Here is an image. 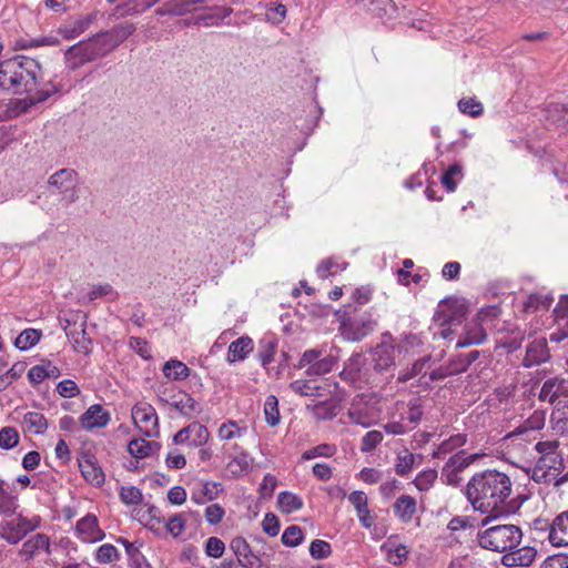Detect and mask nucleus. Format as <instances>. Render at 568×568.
<instances>
[{
  "mask_svg": "<svg viewBox=\"0 0 568 568\" xmlns=\"http://www.w3.org/2000/svg\"><path fill=\"white\" fill-rule=\"evenodd\" d=\"M349 503L355 507L357 517L365 528H371L374 524V516L368 509V499L364 491L354 490L348 496Z\"/></svg>",
  "mask_w": 568,
  "mask_h": 568,
  "instance_id": "nucleus-24",
  "label": "nucleus"
},
{
  "mask_svg": "<svg viewBox=\"0 0 568 568\" xmlns=\"http://www.w3.org/2000/svg\"><path fill=\"white\" fill-rule=\"evenodd\" d=\"M479 351H471L468 354H459L450 358L449 363L453 366V372L457 374L464 373L468 367L478 359Z\"/></svg>",
  "mask_w": 568,
  "mask_h": 568,
  "instance_id": "nucleus-42",
  "label": "nucleus"
},
{
  "mask_svg": "<svg viewBox=\"0 0 568 568\" xmlns=\"http://www.w3.org/2000/svg\"><path fill=\"white\" fill-rule=\"evenodd\" d=\"M40 526V518H27L21 514H12L2 517L0 520V538L10 545H17L26 536L34 531Z\"/></svg>",
  "mask_w": 568,
  "mask_h": 568,
  "instance_id": "nucleus-4",
  "label": "nucleus"
},
{
  "mask_svg": "<svg viewBox=\"0 0 568 568\" xmlns=\"http://www.w3.org/2000/svg\"><path fill=\"white\" fill-rule=\"evenodd\" d=\"M44 551L48 555L51 554L50 538L44 534H36L27 539L18 551V555L24 562H29L36 556Z\"/></svg>",
  "mask_w": 568,
  "mask_h": 568,
  "instance_id": "nucleus-14",
  "label": "nucleus"
},
{
  "mask_svg": "<svg viewBox=\"0 0 568 568\" xmlns=\"http://www.w3.org/2000/svg\"><path fill=\"white\" fill-rule=\"evenodd\" d=\"M416 510V500L409 495L400 496L394 504V513L403 523L412 521Z\"/></svg>",
  "mask_w": 568,
  "mask_h": 568,
  "instance_id": "nucleus-30",
  "label": "nucleus"
},
{
  "mask_svg": "<svg viewBox=\"0 0 568 568\" xmlns=\"http://www.w3.org/2000/svg\"><path fill=\"white\" fill-rule=\"evenodd\" d=\"M64 55L72 70L80 68L87 62H91L101 58L98 53L97 44L92 37L85 41H80L77 44L70 47L65 51Z\"/></svg>",
  "mask_w": 568,
  "mask_h": 568,
  "instance_id": "nucleus-9",
  "label": "nucleus"
},
{
  "mask_svg": "<svg viewBox=\"0 0 568 568\" xmlns=\"http://www.w3.org/2000/svg\"><path fill=\"white\" fill-rule=\"evenodd\" d=\"M246 428L237 427L235 422L224 423L219 428V437L222 440H231L235 437H241Z\"/></svg>",
  "mask_w": 568,
  "mask_h": 568,
  "instance_id": "nucleus-56",
  "label": "nucleus"
},
{
  "mask_svg": "<svg viewBox=\"0 0 568 568\" xmlns=\"http://www.w3.org/2000/svg\"><path fill=\"white\" fill-rule=\"evenodd\" d=\"M332 552L331 545L321 539H315L311 542L310 554L314 559H324Z\"/></svg>",
  "mask_w": 568,
  "mask_h": 568,
  "instance_id": "nucleus-58",
  "label": "nucleus"
},
{
  "mask_svg": "<svg viewBox=\"0 0 568 568\" xmlns=\"http://www.w3.org/2000/svg\"><path fill=\"white\" fill-rule=\"evenodd\" d=\"M383 440V434L379 430H371L362 438V452H372Z\"/></svg>",
  "mask_w": 568,
  "mask_h": 568,
  "instance_id": "nucleus-61",
  "label": "nucleus"
},
{
  "mask_svg": "<svg viewBox=\"0 0 568 568\" xmlns=\"http://www.w3.org/2000/svg\"><path fill=\"white\" fill-rule=\"evenodd\" d=\"M467 443V435L465 434H456L450 436L448 439L444 440L438 448L434 452L435 458H440L442 456L449 454L456 448L464 446Z\"/></svg>",
  "mask_w": 568,
  "mask_h": 568,
  "instance_id": "nucleus-40",
  "label": "nucleus"
},
{
  "mask_svg": "<svg viewBox=\"0 0 568 568\" xmlns=\"http://www.w3.org/2000/svg\"><path fill=\"white\" fill-rule=\"evenodd\" d=\"M43 72L40 63L24 55H17L0 62V88L13 94L34 91Z\"/></svg>",
  "mask_w": 568,
  "mask_h": 568,
  "instance_id": "nucleus-2",
  "label": "nucleus"
},
{
  "mask_svg": "<svg viewBox=\"0 0 568 568\" xmlns=\"http://www.w3.org/2000/svg\"><path fill=\"white\" fill-rule=\"evenodd\" d=\"M251 466L252 458L247 453H241L229 463L227 468L233 475H240L244 471H248Z\"/></svg>",
  "mask_w": 568,
  "mask_h": 568,
  "instance_id": "nucleus-48",
  "label": "nucleus"
},
{
  "mask_svg": "<svg viewBox=\"0 0 568 568\" xmlns=\"http://www.w3.org/2000/svg\"><path fill=\"white\" fill-rule=\"evenodd\" d=\"M552 428L561 434L568 433V398H562L552 409L550 416Z\"/></svg>",
  "mask_w": 568,
  "mask_h": 568,
  "instance_id": "nucleus-35",
  "label": "nucleus"
},
{
  "mask_svg": "<svg viewBox=\"0 0 568 568\" xmlns=\"http://www.w3.org/2000/svg\"><path fill=\"white\" fill-rule=\"evenodd\" d=\"M79 467L84 479L94 486H101L104 483L102 468L91 456H83L79 459Z\"/></svg>",
  "mask_w": 568,
  "mask_h": 568,
  "instance_id": "nucleus-26",
  "label": "nucleus"
},
{
  "mask_svg": "<svg viewBox=\"0 0 568 568\" xmlns=\"http://www.w3.org/2000/svg\"><path fill=\"white\" fill-rule=\"evenodd\" d=\"M547 118L551 119L554 123L560 121L568 123V105L565 104H550L547 110Z\"/></svg>",
  "mask_w": 568,
  "mask_h": 568,
  "instance_id": "nucleus-59",
  "label": "nucleus"
},
{
  "mask_svg": "<svg viewBox=\"0 0 568 568\" xmlns=\"http://www.w3.org/2000/svg\"><path fill=\"white\" fill-rule=\"evenodd\" d=\"M230 548L236 556L235 561L244 568H253L260 562L258 557L252 552L248 542L243 537L233 538Z\"/></svg>",
  "mask_w": 568,
  "mask_h": 568,
  "instance_id": "nucleus-19",
  "label": "nucleus"
},
{
  "mask_svg": "<svg viewBox=\"0 0 568 568\" xmlns=\"http://www.w3.org/2000/svg\"><path fill=\"white\" fill-rule=\"evenodd\" d=\"M537 556V550L534 547L515 548L501 558V564L506 567H528Z\"/></svg>",
  "mask_w": 568,
  "mask_h": 568,
  "instance_id": "nucleus-18",
  "label": "nucleus"
},
{
  "mask_svg": "<svg viewBox=\"0 0 568 568\" xmlns=\"http://www.w3.org/2000/svg\"><path fill=\"white\" fill-rule=\"evenodd\" d=\"M403 351H407L406 344L394 345L383 342L382 344L377 345L373 352L375 368L379 371L388 369L395 364L396 356L399 355Z\"/></svg>",
  "mask_w": 568,
  "mask_h": 568,
  "instance_id": "nucleus-13",
  "label": "nucleus"
},
{
  "mask_svg": "<svg viewBox=\"0 0 568 568\" xmlns=\"http://www.w3.org/2000/svg\"><path fill=\"white\" fill-rule=\"evenodd\" d=\"M377 321L373 314L361 312L344 314L341 317V334L352 342H359L375 331Z\"/></svg>",
  "mask_w": 568,
  "mask_h": 568,
  "instance_id": "nucleus-5",
  "label": "nucleus"
},
{
  "mask_svg": "<svg viewBox=\"0 0 568 568\" xmlns=\"http://www.w3.org/2000/svg\"><path fill=\"white\" fill-rule=\"evenodd\" d=\"M314 365L306 368L307 376H321L329 373L335 364V358L331 355H322Z\"/></svg>",
  "mask_w": 568,
  "mask_h": 568,
  "instance_id": "nucleus-45",
  "label": "nucleus"
},
{
  "mask_svg": "<svg viewBox=\"0 0 568 568\" xmlns=\"http://www.w3.org/2000/svg\"><path fill=\"white\" fill-rule=\"evenodd\" d=\"M94 17L85 16L83 18L78 19L71 26H65L60 28V33L64 39L71 40L83 33L92 23Z\"/></svg>",
  "mask_w": 568,
  "mask_h": 568,
  "instance_id": "nucleus-37",
  "label": "nucleus"
},
{
  "mask_svg": "<svg viewBox=\"0 0 568 568\" xmlns=\"http://www.w3.org/2000/svg\"><path fill=\"white\" fill-rule=\"evenodd\" d=\"M277 342L274 338H263L260 341L258 358L262 366L266 367L274 358Z\"/></svg>",
  "mask_w": 568,
  "mask_h": 568,
  "instance_id": "nucleus-46",
  "label": "nucleus"
},
{
  "mask_svg": "<svg viewBox=\"0 0 568 568\" xmlns=\"http://www.w3.org/2000/svg\"><path fill=\"white\" fill-rule=\"evenodd\" d=\"M119 557L118 549L111 544H104L97 550V560L100 564H110Z\"/></svg>",
  "mask_w": 568,
  "mask_h": 568,
  "instance_id": "nucleus-57",
  "label": "nucleus"
},
{
  "mask_svg": "<svg viewBox=\"0 0 568 568\" xmlns=\"http://www.w3.org/2000/svg\"><path fill=\"white\" fill-rule=\"evenodd\" d=\"M253 347L254 345L252 338L248 336H242L230 344L226 361L229 363L244 361L253 351Z\"/></svg>",
  "mask_w": 568,
  "mask_h": 568,
  "instance_id": "nucleus-28",
  "label": "nucleus"
},
{
  "mask_svg": "<svg viewBox=\"0 0 568 568\" xmlns=\"http://www.w3.org/2000/svg\"><path fill=\"white\" fill-rule=\"evenodd\" d=\"M437 476L435 469H427L416 476L414 484L419 491H427L433 487Z\"/></svg>",
  "mask_w": 568,
  "mask_h": 568,
  "instance_id": "nucleus-52",
  "label": "nucleus"
},
{
  "mask_svg": "<svg viewBox=\"0 0 568 568\" xmlns=\"http://www.w3.org/2000/svg\"><path fill=\"white\" fill-rule=\"evenodd\" d=\"M19 443V433L14 427L6 426L0 429V448L11 449Z\"/></svg>",
  "mask_w": 568,
  "mask_h": 568,
  "instance_id": "nucleus-50",
  "label": "nucleus"
},
{
  "mask_svg": "<svg viewBox=\"0 0 568 568\" xmlns=\"http://www.w3.org/2000/svg\"><path fill=\"white\" fill-rule=\"evenodd\" d=\"M483 456L485 455L478 453L467 455L465 450L452 455L442 468V480L449 486H459V474Z\"/></svg>",
  "mask_w": 568,
  "mask_h": 568,
  "instance_id": "nucleus-6",
  "label": "nucleus"
},
{
  "mask_svg": "<svg viewBox=\"0 0 568 568\" xmlns=\"http://www.w3.org/2000/svg\"><path fill=\"white\" fill-rule=\"evenodd\" d=\"M18 501L17 498L10 495L4 489V481L0 479V515L2 517L10 516L17 513Z\"/></svg>",
  "mask_w": 568,
  "mask_h": 568,
  "instance_id": "nucleus-43",
  "label": "nucleus"
},
{
  "mask_svg": "<svg viewBox=\"0 0 568 568\" xmlns=\"http://www.w3.org/2000/svg\"><path fill=\"white\" fill-rule=\"evenodd\" d=\"M521 539L520 527L513 524L495 525L477 534L481 548L505 554L517 548Z\"/></svg>",
  "mask_w": 568,
  "mask_h": 568,
  "instance_id": "nucleus-3",
  "label": "nucleus"
},
{
  "mask_svg": "<svg viewBox=\"0 0 568 568\" xmlns=\"http://www.w3.org/2000/svg\"><path fill=\"white\" fill-rule=\"evenodd\" d=\"M160 399L171 405L173 408L180 412V414L186 417H193L195 414L201 413L199 403L190 394L182 390L174 393L170 399L163 397Z\"/></svg>",
  "mask_w": 568,
  "mask_h": 568,
  "instance_id": "nucleus-15",
  "label": "nucleus"
},
{
  "mask_svg": "<svg viewBox=\"0 0 568 568\" xmlns=\"http://www.w3.org/2000/svg\"><path fill=\"white\" fill-rule=\"evenodd\" d=\"M416 456L407 450L399 453L396 458L395 471L399 476L408 474L415 465Z\"/></svg>",
  "mask_w": 568,
  "mask_h": 568,
  "instance_id": "nucleus-49",
  "label": "nucleus"
},
{
  "mask_svg": "<svg viewBox=\"0 0 568 568\" xmlns=\"http://www.w3.org/2000/svg\"><path fill=\"white\" fill-rule=\"evenodd\" d=\"M458 109L462 113L473 118L479 116L484 112L483 104L474 98H463L458 102Z\"/></svg>",
  "mask_w": 568,
  "mask_h": 568,
  "instance_id": "nucleus-51",
  "label": "nucleus"
},
{
  "mask_svg": "<svg viewBox=\"0 0 568 568\" xmlns=\"http://www.w3.org/2000/svg\"><path fill=\"white\" fill-rule=\"evenodd\" d=\"M57 392L60 396H62L64 398H72V397L80 395V388L71 379L61 381L57 385Z\"/></svg>",
  "mask_w": 568,
  "mask_h": 568,
  "instance_id": "nucleus-62",
  "label": "nucleus"
},
{
  "mask_svg": "<svg viewBox=\"0 0 568 568\" xmlns=\"http://www.w3.org/2000/svg\"><path fill=\"white\" fill-rule=\"evenodd\" d=\"M554 297L548 294L532 293L523 302L521 311L526 314H534L539 311H548Z\"/></svg>",
  "mask_w": 568,
  "mask_h": 568,
  "instance_id": "nucleus-29",
  "label": "nucleus"
},
{
  "mask_svg": "<svg viewBox=\"0 0 568 568\" xmlns=\"http://www.w3.org/2000/svg\"><path fill=\"white\" fill-rule=\"evenodd\" d=\"M136 30L135 23L131 21H124L115 24L110 30L102 31L103 34L111 42L113 49H116L123 43L129 37H131Z\"/></svg>",
  "mask_w": 568,
  "mask_h": 568,
  "instance_id": "nucleus-27",
  "label": "nucleus"
},
{
  "mask_svg": "<svg viewBox=\"0 0 568 568\" xmlns=\"http://www.w3.org/2000/svg\"><path fill=\"white\" fill-rule=\"evenodd\" d=\"M548 538L552 546L561 547L568 545V510L559 514L552 520Z\"/></svg>",
  "mask_w": 568,
  "mask_h": 568,
  "instance_id": "nucleus-21",
  "label": "nucleus"
},
{
  "mask_svg": "<svg viewBox=\"0 0 568 568\" xmlns=\"http://www.w3.org/2000/svg\"><path fill=\"white\" fill-rule=\"evenodd\" d=\"M220 493V484L206 481L202 484L200 490L193 491L191 499L199 504H205L206 501L214 500L217 498Z\"/></svg>",
  "mask_w": 568,
  "mask_h": 568,
  "instance_id": "nucleus-38",
  "label": "nucleus"
},
{
  "mask_svg": "<svg viewBox=\"0 0 568 568\" xmlns=\"http://www.w3.org/2000/svg\"><path fill=\"white\" fill-rule=\"evenodd\" d=\"M119 495L125 505H139L143 498L142 491L135 486H122Z\"/></svg>",
  "mask_w": 568,
  "mask_h": 568,
  "instance_id": "nucleus-54",
  "label": "nucleus"
},
{
  "mask_svg": "<svg viewBox=\"0 0 568 568\" xmlns=\"http://www.w3.org/2000/svg\"><path fill=\"white\" fill-rule=\"evenodd\" d=\"M75 316L81 318V323L73 331L68 332V337L73 342V347L77 352L89 354L92 349V341L88 336L85 326L88 316L81 312H77Z\"/></svg>",
  "mask_w": 568,
  "mask_h": 568,
  "instance_id": "nucleus-20",
  "label": "nucleus"
},
{
  "mask_svg": "<svg viewBox=\"0 0 568 568\" xmlns=\"http://www.w3.org/2000/svg\"><path fill=\"white\" fill-rule=\"evenodd\" d=\"M132 419L136 427L146 436H151L158 427L156 412L148 403H138L132 408Z\"/></svg>",
  "mask_w": 568,
  "mask_h": 568,
  "instance_id": "nucleus-11",
  "label": "nucleus"
},
{
  "mask_svg": "<svg viewBox=\"0 0 568 568\" xmlns=\"http://www.w3.org/2000/svg\"><path fill=\"white\" fill-rule=\"evenodd\" d=\"M209 9L214 12L200 14L194 21L195 24H202L204 27L219 26L220 21L226 19L233 12L231 7L214 6Z\"/></svg>",
  "mask_w": 568,
  "mask_h": 568,
  "instance_id": "nucleus-31",
  "label": "nucleus"
},
{
  "mask_svg": "<svg viewBox=\"0 0 568 568\" xmlns=\"http://www.w3.org/2000/svg\"><path fill=\"white\" fill-rule=\"evenodd\" d=\"M540 568H568V555L557 554L548 556Z\"/></svg>",
  "mask_w": 568,
  "mask_h": 568,
  "instance_id": "nucleus-64",
  "label": "nucleus"
},
{
  "mask_svg": "<svg viewBox=\"0 0 568 568\" xmlns=\"http://www.w3.org/2000/svg\"><path fill=\"white\" fill-rule=\"evenodd\" d=\"M467 314V305L459 298L442 301L434 314V323L438 326H458Z\"/></svg>",
  "mask_w": 568,
  "mask_h": 568,
  "instance_id": "nucleus-7",
  "label": "nucleus"
},
{
  "mask_svg": "<svg viewBox=\"0 0 568 568\" xmlns=\"http://www.w3.org/2000/svg\"><path fill=\"white\" fill-rule=\"evenodd\" d=\"M153 447L159 448V444L143 438H134L129 443L128 450L135 458H145L151 454Z\"/></svg>",
  "mask_w": 568,
  "mask_h": 568,
  "instance_id": "nucleus-39",
  "label": "nucleus"
},
{
  "mask_svg": "<svg viewBox=\"0 0 568 568\" xmlns=\"http://www.w3.org/2000/svg\"><path fill=\"white\" fill-rule=\"evenodd\" d=\"M513 481L510 477L497 469H486L476 473L466 486L467 500L474 510L489 514L481 520V526L488 525L493 519L503 515L515 513L520 503L510 499Z\"/></svg>",
  "mask_w": 568,
  "mask_h": 568,
  "instance_id": "nucleus-1",
  "label": "nucleus"
},
{
  "mask_svg": "<svg viewBox=\"0 0 568 568\" xmlns=\"http://www.w3.org/2000/svg\"><path fill=\"white\" fill-rule=\"evenodd\" d=\"M59 91V87L54 84L51 80L47 81L43 87L38 89L34 93V97L23 99L19 102L21 106V111L26 112L28 109L36 103L44 102L47 99H49L52 94L57 93Z\"/></svg>",
  "mask_w": 568,
  "mask_h": 568,
  "instance_id": "nucleus-32",
  "label": "nucleus"
},
{
  "mask_svg": "<svg viewBox=\"0 0 568 568\" xmlns=\"http://www.w3.org/2000/svg\"><path fill=\"white\" fill-rule=\"evenodd\" d=\"M264 414L265 420L271 427H274L280 423L278 400L274 395L266 397L264 403Z\"/></svg>",
  "mask_w": 568,
  "mask_h": 568,
  "instance_id": "nucleus-47",
  "label": "nucleus"
},
{
  "mask_svg": "<svg viewBox=\"0 0 568 568\" xmlns=\"http://www.w3.org/2000/svg\"><path fill=\"white\" fill-rule=\"evenodd\" d=\"M78 182V173L73 169H60L48 179V186L55 189L59 194H67L68 189Z\"/></svg>",
  "mask_w": 568,
  "mask_h": 568,
  "instance_id": "nucleus-23",
  "label": "nucleus"
},
{
  "mask_svg": "<svg viewBox=\"0 0 568 568\" xmlns=\"http://www.w3.org/2000/svg\"><path fill=\"white\" fill-rule=\"evenodd\" d=\"M165 527L173 537H179L184 531L185 519L181 514H175L165 521Z\"/></svg>",
  "mask_w": 568,
  "mask_h": 568,
  "instance_id": "nucleus-63",
  "label": "nucleus"
},
{
  "mask_svg": "<svg viewBox=\"0 0 568 568\" xmlns=\"http://www.w3.org/2000/svg\"><path fill=\"white\" fill-rule=\"evenodd\" d=\"M75 532L84 542H95L104 537V532L99 528L97 517L90 514L77 523Z\"/></svg>",
  "mask_w": 568,
  "mask_h": 568,
  "instance_id": "nucleus-17",
  "label": "nucleus"
},
{
  "mask_svg": "<svg viewBox=\"0 0 568 568\" xmlns=\"http://www.w3.org/2000/svg\"><path fill=\"white\" fill-rule=\"evenodd\" d=\"M165 377L172 381H183L186 379L190 375L189 367L178 359L168 361L162 368Z\"/></svg>",
  "mask_w": 568,
  "mask_h": 568,
  "instance_id": "nucleus-36",
  "label": "nucleus"
},
{
  "mask_svg": "<svg viewBox=\"0 0 568 568\" xmlns=\"http://www.w3.org/2000/svg\"><path fill=\"white\" fill-rule=\"evenodd\" d=\"M277 503L281 510L285 514H291L303 507V500L301 497L290 491L281 493L277 497Z\"/></svg>",
  "mask_w": 568,
  "mask_h": 568,
  "instance_id": "nucleus-41",
  "label": "nucleus"
},
{
  "mask_svg": "<svg viewBox=\"0 0 568 568\" xmlns=\"http://www.w3.org/2000/svg\"><path fill=\"white\" fill-rule=\"evenodd\" d=\"M303 531L301 527L296 525L288 526L282 535V542L287 547H296L303 541Z\"/></svg>",
  "mask_w": 568,
  "mask_h": 568,
  "instance_id": "nucleus-53",
  "label": "nucleus"
},
{
  "mask_svg": "<svg viewBox=\"0 0 568 568\" xmlns=\"http://www.w3.org/2000/svg\"><path fill=\"white\" fill-rule=\"evenodd\" d=\"M225 550L224 542L217 537H210L205 544V554L209 557L220 558Z\"/></svg>",
  "mask_w": 568,
  "mask_h": 568,
  "instance_id": "nucleus-60",
  "label": "nucleus"
},
{
  "mask_svg": "<svg viewBox=\"0 0 568 568\" xmlns=\"http://www.w3.org/2000/svg\"><path fill=\"white\" fill-rule=\"evenodd\" d=\"M206 0H170L165 2L169 16H184L197 10L200 6H204Z\"/></svg>",
  "mask_w": 568,
  "mask_h": 568,
  "instance_id": "nucleus-33",
  "label": "nucleus"
},
{
  "mask_svg": "<svg viewBox=\"0 0 568 568\" xmlns=\"http://www.w3.org/2000/svg\"><path fill=\"white\" fill-rule=\"evenodd\" d=\"M40 331L34 328H27L17 336L14 345L21 351H28L40 341Z\"/></svg>",
  "mask_w": 568,
  "mask_h": 568,
  "instance_id": "nucleus-44",
  "label": "nucleus"
},
{
  "mask_svg": "<svg viewBox=\"0 0 568 568\" xmlns=\"http://www.w3.org/2000/svg\"><path fill=\"white\" fill-rule=\"evenodd\" d=\"M549 357L550 355L546 339H535L527 346L523 364L526 367H531L545 363Z\"/></svg>",
  "mask_w": 568,
  "mask_h": 568,
  "instance_id": "nucleus-22",
  "label": "nucleus"
},
{
  "mask_svg": "<svg viewBox=\"0 0 568 568\" xmlns=\"http://www.w3.org/2000/svg\"><path fill=\"white\" fill-rule=\"evenodd\" d=\"M484 315L485 313L480 312L474 322L466 326V336L463 341L457 343V347L481 344L486 339L487 334L485 328L481 326Z\"/></svg>",
  "mask_w": 568,
  "mask_h": 568,
  "instance_id": "nucleus-25",
  "label": "nucleus"
},
{
  "mask_svg": "<svg viewBox=\"0 0 568 568\" xmlns=\"http://www.w3.org/2000/svg\"><path fill=\"white\" fill-rule=\"evenodd\" d=\"M290 388L301 396H314L320 387L311 381L297 379L290 384Z\"/></svg>",
  "mask_w": 568,
  "mask_h": 568,
  "instance_id": "nucleus-55",
  "label": "nucleus"
},
{
  "mask_svg": "<svg viewBox=\"0 0 568 568\" xmlns=\"http://www.w3.org/2000/svg\"><path fill=\"white\" fill-rule=\"evenodd\" d=\"M111 419L110 413L101 405L90 406L80 417L82 428L92 430L93 428L105 427Z\"/></svg>",
  "mask_w": 568,
  "mask_h": 568,
  "instance_id": "nucleus-16",
  "label": "nucleus"
},
{
  "mask_svg": "<svg viewBox=\"0 0 568 568\" xmlns=\"http://www.w3.org/2000/svg\"><path fill=\"white\" fill-rule=\"evenodd\" d=\"M564 469L561 455L539 457L536 465L527 470L530 478L537 484L552 483Z\"/></svg>",
  "mask_w": 568,
  "mask_h": 568,
  "instance_id": "nucleus-8",
  "label": "nucleus"
},
{
  "mask_svg": "<svg viewBox=\"0 0 568 568\" xmlns=\"http://www.w3.org/2000/svg\"><path fill=\"white\" fill-rule=\"evenodd\" d=\"M562 398H568V379L562 377L548 378L540 388L539 399L548 402L555 408Z\"/></svg>",
  "mask_w": 568,
  "mask_h": 568,
  "instance_id": "nucleus-12",
  "label": "nucleus"
},
{
  "mask_svg": "<svg viewBox=\"0 0 568 568\" xmlns=\"http://www.w3.org/2000/svg\"><path fill=\"white\" fill-rule=\"evenodd\" d=\"M210 438V432L207 428L200 423H192L186 427L179 430L173 436V442L176 445L187 444L193 447H201L207 443Z\"/></svg>",
  "mask_w": 568,
  "mask_h": 568,
  "instance_id": "nucleus-10",
  "label": "nucleus"
},
{
  "mask_svg": "<svg viewBox=\"0 0 568 568\" xmlns=\"http://www.w3.org/2000/svg\"><path fill=\"white\" fill-rule=\"evenodd\" d=\"M22 426L30 434L42 435L48 428V420L41 413L28 412L23 416Z\"/></svg>",
  "mask_w": 568,
  "mask_h": 568,
  "instance_id": "nucleus-34",
  "label": "nucleus"
}]
</instances>
